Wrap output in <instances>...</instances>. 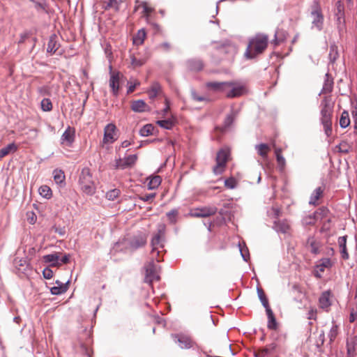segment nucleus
<instances>
[{"label":"nucleus","instance_id":"1","mask_svg":"<svg viewBox=\"0 0 357 357\" xmlns=\"http://www.w3.org/2000/svg\"><path fill=\"white\" fill-rule=\"evenodd\" d=\"M268 43V36L262 33L256 34L250 38L244 56L248 59H252L261 54L267 48Z\"/></svg>","mask_w":357,"mask_h":357},{"label":"nucleus","instance_id":"2","mask_svg":"<svg viewBox=\"0 0 357 357\" xmlns=\"http://www.w3.org/2000/svg\"><path fill=\"white\" fill-rule=\"evenodd\" d=\"M333 102L330 97H324L320 105L319 121L323 126L326 136L332 134V116L333 113Z\"/></svg>","mask_w":357,"mask_h":357},{"label":"nucleus","instance_id":"3","mask_svg":"<svg viewBox=\"0 0 357 357\" xmlns=\"http://www.w3.org/2000/svg\"><path fill=\"white\" fill-rule=\"evenodd\" d=\"M78 183L81 190L84 194L93 195L96 192V185L89 168L84 167L82 169L79 176Z\"/></svg>","mask_w":357,"mask_h":357},{"label":"nucleus","instance_id":"4","mask_svg":"<svg viewBox=\"0 0 357 357\" xmlns=\"http://www.w3.org/2000/svg\"><path fill=\"white\" fill-rule=\"evenodd\" d=\"M164 237V231L159 229L155 234L151 242L152 250L151 252L152 259H155L158 262L162 259L160 257V253L162 252L164 248L162 243V238Z\"/></svg>","mask_w":357,"mask_h":357},{"label":"nucleus","instance_id":"5","mask_svg":"<svg viewBox=\"0 0 357 357\" xmlns=\"http://www.w3.org/2000/svg\"><path fill=\"white\" fill-rule=\"evenodd\" d=\"M331 214L326 206L319 207L314 213V221H320L322 223V231H328L331 229Z\"/></svg>","mask_w":357,"mask_h":357},{"label":"nucleus","instance_id":"6","mask_svg":"<svg viewBox=\"0 0 357 357\" xmlns=\"http://www.w3.org/2000/svg\"><path fill=\"white\" fill-rule=\"evenodd\" d=\"M230 156V151L229 149L225 148L220 149L216 155V165L213 167V172L215 174H222L225 169L227 162Z\"/></svg>","mask_w":357,"mask_h":357},{"label":"nucleus","instance_id":"7","mask_svg":"<svg viewBox=\"0 0 357 357\" xmlns=\"http://www.w3.org/2000/svg\"><path fill=\"white\" fill-rule=\"evenodd\" d=\"M217 211L218 208L215 206H205L194 208L189 215L193 218H208L214 215Z\"/></svg>","mask_w":357,"mask_h":357},{"label":"nucleus","instance_id":"8","mask_svg":"<svg viewBox=\"0 0 357 357\" xmlns=\"http://www.w3.org/2000/svg\"><path fill=\"white\" fill-rule=\"evenodd\" d=\"M333 265L330 258L324 257L318 260L314 266V275L317 278H321L323 273L326 271H330Z\"/></svg>","mask_w":357,"mask_h":357},{"label":"nucleus","instance_id":"9","mask_svg":"<svg viewBox=\"0 0 357 357\" xmlns=\"http://www.w3.org/2000/svg\"><path fill=\"white\" fill-rule=\"evenodd\" d=\"M172 337L176 343L182 349H188L192 348L195 345V342L190 335L185 334H172Z\"/></svg>","mask_w":357,"mask_h":357},{"label":"nucleus","instance_id":"10","mask_svg":"<svg viewBox=\"0 0 357 357\" xmlns=\"http://www.w3.org/2000/svg\"><path fill=\"white\" fill-rule=\"evenodd\" d=\"M137 160V155H129L123 158H119L116 160V169H126L132 168Z\"/></svg>","mask_w":357,"mask_h":357},{"label":"nucleus","instance_id":"11","mask_svg":"<svg viewBox=\"0 0 357 357\" xmlns=\"http://www.w3.org/2000/svg\"><path fill=\"white\" fill-rule=\"evenodd\" d=\"M130 63L132 68H139L144 65L149 58V55L146 52L142 53L137 52L130 56Z\"/></svg>","mask_w":357,"mask_h":357},{"label":"nucleus","instance_id":"12","mask_svg":"<svg viewBox=\"0 0 357 357\" xmlns=\"http://www.w3.org/2000/svg\"><path fill=\"white\" fill-rule=\"evenodd\" d=\"M159 280L160 276L157 273L156 266L152 261L146 266L145 282L151 284L153 281Z\"/></svg>","mask_w":357,"mask_h":357},{"label":"nucleus","instance_id":"13","mask_svg":"<svg viewBox=\"0 0 357 357\" xmlns=\"http://www.w3.org/2000/svg\"><path fill=\"white\" fill-rule=\"evenodd\" d=\"M231 86L226 93V96L229 98H236L242 96L245 91V88L243 85L234 82H229Z\"/></svg>","mask_w":357,"mask_h":357},{"label":"nucleus","instance_id":"14","mask_svg":"<svg viewBox=\"0 0 357 357\" xmlns=\"http://www.w3.org/2000/svg\"><path fill=\"white\" fill-rule=\"evenodd\" d=\"M206 86L214 92H221L226 94L231 84L228 82H208L206 84Z\"/></svg>","mask_w":357,"mask_h":357},{"label":"nucleus","instance_id":"15","mask_svg":"<svg viewBox=\"0 0 357 357\" xmlns=\"http://www.w3.org/2000/svg\"><path fill=\"white\" fill-rule=\"evenodd\" d=\"M324 15L320 6L314 3V26L319 31L324 27Z\"/></svg>","mask_w":357,"mask_h":357},{"label":"nucleus","instance_id":"16","mask_svg":"<svg viewBox=\"0 0 357 357\" xmlns=\"http://www.w3.org/2000/svg\"><path fill=\"white\" fill-rule=\"evenodd\" d=\"M116 126L113 123L107 124L104 129V137L103 142L107 143H112L116 140L115 138V131H116Z\"/></svg>","mask_w":357,"mask_h":357},{"label":"nucleus","instance_id":"17","mask_svg":"<svg viewBox=\"0 0 357 357\" xmlns=\"http://www.w3.org/2000/svg\"><path fill=\"white\" fill-rule=\"evenodd\" d=\"M347 357H354L357 351V336H351L347 341Z\"/></svg>","mask_w":357,"mask_h":357},{"label":"nucleus","instance_id":"18","mask_svg":"<svg viewBox=\"0 0 357 357\" xmlns=\"http://www.w3.org/2000/svg\"><path fill=\"white\" fill-rule=\"evenodd\" d=\"M331 305V292L329 291H326L321 294L319 298V306L322 310L328 311Z\"/></svg>","mask_w":357,"mask_h":357},{"label":"nucleus","instance_id":"19","mask_svg":"<svg viewBox=\"0 0 357 357\" xmlns=\"http://www.w3.org/2000/svg\"><path fill=\"white\" fill-rule=\"evenodd\" d=\"M75 139V130L74 129L68 127L63 133L61 140L63 144L70 146Z\"/></svg>","mask_w":357,"mask_h":357},{"label":"nucleus","instance_id":"20","mask_svg":"<svg viewBox=\"0 0 357 357\" xmlns=\"http://www.w3.org/2000/svg\"><path fill=\"white\" fill-rule=\"evenodd\" d=\"M147 241L146 236L144 234H139L134 236L130 242L131 248L136 250L146 245Z\"/></svg>","mask_w":357,"mask_h":357},{"label":"nucleus","instance_id":"21","mask_svg":"<svg viewBox=\"0 0 357 357\" xmlns=\"http://www.w3.org/2000/svg\"><path fill=\"white\" fill-rule=\"evenodd\" d=\"M109 87L114 96H117L119 89V73H112L109 81Z\"/></svg>","mask_w":357,"mask_h":357},{"label":"nucleus","instance_id":"22","mask_svg":"<svg viewBox=\"0 0 357 357\" xmlns=\"http://www.w3.org/2000/svg\"><path fill=\"white\" fill-rule=\"evenodd\" d=\"M347 236H340L338 238L337 243L340 248V252L343 259L347 260L349 258V255L347 249Z\"/></svg>","mask_w":357,"mask_h":357},{"label":"nucleus","instance_id":"23","mask_svg":"<svg viewBox=\"0 0 357 357\" xmlns=\"http://www.w3.org/2000/svg\"><path fill=\"white\" fill-rule=\"evenodd\" d=\"M187 68L190 71L198 72L204 68V63L201 59H192L186 62Z\"/></svg>","mask_w":357,"mask_h":357},{"label":"nucleus","instance_id":"24","mask_svg":"<svg viewBox=\"0 0 357 357\" xmlns=\"http://www.w3.org/2000/svg\"><path fill=\"white\" fill-rule=\"evenodd\" d=\"M13 265L19 272L24 273L26 271L29 263L26 257H15L13 260Z\"/></svg>","mask_w":357,"mask_h":357},{"label":"nucleus","instance_id":"25","mask_svg":"<svg viewBox=\"0 0 357 357\" xmlns=\"http://www.w3.org/2000/svg\"><path fill=\"white\" fill-rule=\"evenodd\" d=\"M273 227L278 232L283 234H287L290 230V225L287 220L275 221Z\"/></svg>","mask_w":357,"mask_h":357},{"label":"nucleus","instance_id":"26","mask_svg":"<svg viewBox=\"0 0 357 357\" xmlns=\"http://www.w3.org/2000/svg\"><path fill=\"white\" fill-rule=\"evenodd\" d=\"M68 282H69L67 281L66 283L64 284L59 280H56V286L52 287L50 289V291H51L52 294L59 295V294L65 293L68 290Z\"/></svg>","mask_w":357,"mask_h":357},{"label":"nucleus","instance_id":"27","mask_svg":"<svg viewBox=\"0 0 357 357\" xmlns=\"http://www.w3.org/2000/svg\"><path fill=\"white\" fill-rule=\"evenodd\" d=\"M273 146L275 148V154L276 156V160L278 167L281 171H282L285 167L286 161L282 155V149L281 148L275 147V142L273 143Z\"/></svg>","mask_w":357,"mask_h":357},{"label":"nucleus","instance_id":"28","mask_svg":"<svg viewBox=\"0 0 357 357\" xmlns=\"http://www.w3.org/2000/svg\"><path fill=\"white\" fill-rule=\"evenodd\" d=\"M57 36L55 34L52 35L47 43V52L54 54L59 47V44L57 43Z\"/></svg>","mask_w":357,"mask_h":357},{"label":"nucleus","instance_id":"29","mask_svg":"<svg viewBox=\"0 0 357 357\" xmlns=\"http://www.w3.org/2000/svg\"><path fill=\"white\" fill-rule=\"evenodd\" d=\"M149 108L146 103L142 100L133 101L131 105V109L135 112H144Z\"/></svg>","mask_w":357,"mask_h":357},{"label":"nucleus","instance_id":"30","mask_svg":"<svg viewBox=\"0 0 357 357\" xmlns=\"http://www.w3.org/2000/svg\"><path fill=\"white\" fill-rule=\"evenodd\" d=\"M235 119V114L234 112L227 115L223 125L221 127H218L216 129L220 130L221 132H225L234 123Z\"/></svg>","mask_w":357,"mask_h":357},{"label":"nucleus","instance_id":"31","mask_svg":"<svg viewBox=\"0 0 357 357\" xmlns=\"http://www.w3.org/2000/svg\"><path fill=\"white\" fill-rule=\"evenodd\" d=\"M17 150V146L15 143L8 144L6 146L0 149V159L4 158L11 153H15Z\"/></svg>","mask_w":357,"mask_h":357},{"label":"nucleus","instance_id":"32","mask_svg":"<svg viewBox=\"0 0 357 357\" xmlns=\"http://www.w3.org/2000/svg\"><path fill=\"white\" fill-rule=\"evenodd\" d=\"M266 312L268 319L267 325L268 328L271 330L276 329L277 321L272 310L271 309V307H268L266 309Z\"/></svg>","mask_w":357,"mask_h":357},{"label":"nucleus","instance_id":"33","mask_svg":"<svg viewBox=\"0 0 357 357\" xmlns=\"http://www.w3.org/2000/svg\"><path fill=\"white\" fill-rule=\"evenodd\" d=\"M333 80L331 76L326 73L325 75L324 83L323 85L322 92L330 93L333 89Z\"/></svg>","mask_w":357,"mask_h":357},{"label":"nucleus","instance_id":"34","mask_svg":"<svg viewBox=\"0 0 357 357\" xmlns=\"http://www.w3.org/2000/svg\"><path fill=\"white\" fill-rule=\"evenodd\" d=\"M146 34L144 29L139 30L137 34L133 37V44L135 45H142L146 38Z\"/></svg>","mask_w":357,"mask_h":357},{"label":"nucleus","instance_id":"35","mask_svg":"<svg viewBox=\"0 0 357 357\" xmlns=\"http://www.w3.org/2000/svg\"><path fill=\"white\" fill-rule=\"evenodd\" d=\"M149 181L147 184L149 190H153L157 188L162 182V178L160 176L155 175L149 178Z\"/></svg>","mask_w":357,"mask_h":357},{"label":"nucleus","instance_id":"36","mask_svg":"<svg viewBox=\"0 0 357 357\" xmlns=\"http://www.w3.org/2000/svg\"><path fill=\"white\" fill-rule=\"evenodd\" d=\"M352 146L351 143L347 140H342L336 148L340 153H348L352 149Z\"/></svg>","mask_w":357,"mask_h":357},{"label":"nucleus","instance_id":"37","mask_svg":"<svg viewBox=\"0 0 357 357\" xmlns=\"http://www.w3.org/2000/svg\"><path fill=\"white\" fill-rule=\"evenodd\" d=\"M59 259V257L57 253L50 254V255H45L43 257V259H44L45 262L51 263L52 266H59V264L58 262Z\"/></svg>","mask_w":357,"mask_h":357},{"label":"nucleus","instance_id":"38","mask_svg":"<svg viewBox=\"0 0 357 357\" xmlns=\"http://www.w3.org/2000/svg\"><path fill=\"white\" fill-rule=\"evenodd\" d=\"M350 125L349 114L347 111H343L340 118V126L342 128H345Z\"/></svg>","mask_w":357,"mask_h":357},{"label":"nucleus","instance_id":"39","mask_svg":"<svg viewBox=\"0 0 357 357\" xmlns=\"http://www.w3.org/2000/svg\"><path fill=\"white\" fill-rule=\"evenodd\" d=\"M154 129L152 124H146L140 129L139 134L143 137H148L153 134Z\"/></svg>","mask_w":357,"mask_h":357},{"label":"nucleus","instance_id":"40","mask_svg":"<svg viewBox=\"0 0 357 357\" xmlns=\"http://www.w3.org/2000/svg\"><path fill=\"white\" fill-rule=\"evenodd\" d=\"M156 123L162 128L171 130L174 127L175 122L172 119H166L158 120L156 121Z\"/></svg>","mask_w":357,"mask_h":357},{"label":"nucleus","instance_id":"41","mask_svg":"<svg viewBox=\"0 0 357 357\" xmlns=\"http://www.w3.org/2000/svg\"><path fill=\"white\" fill-rule=\"evenodd\" d=\"M255 149L257 151L258 154L262 158L266 157L268 152L270 150L269 146L266 144H260L256 145Z\"/></svg>","mask_w":357,"mask_h":357},{"label":"nucleus","instance_id":"42","mask_svg":"<svg viewBox=\"0 0 357 357\" xmlns=\"http://www.w3.org/2000/svg\"><path fill=\"white\" fill-rule=\"evenodd\" d=\"M121 2L118 0H106L105 1V9L113 8L115 11H118Z\"/></svg>","mask_w":357,"mask_h":357},{"label":"nucleus","instance_id":"43","mask_svg":"<svg viewBox=\"0 0 357 357\" xmlns=\"http://www.w3.org/2000/svg\"><path fill=\"white\" fill-rule=\"evenodd\" d=\"M121 194L120 190L114 188L106 192L105 197L109 201H114Z\"/></svg>","mask_w":357,"mask_h":357},{"label":"nucleus","instance_id":"44","mask_svg":"<svg viewBox=\"0 0 357 357\" xmlns=\"http://www.w3.org/2000/svg\"><path fill=\"white\" fill-rule=\"evenodd\" d=\"M329 59L331 62L334 63L339 56L337 47L335 45H331L329 52Z\"/></svg>","mask_w":357,"mask_h":357},{"label":"nucleus","instance_id":"45","mask_svg":"<svg viewBox=\"0 0 357 357\" xmlns=\"http://www.w3.org/2000/svg\"><path fill=\"white\" fill-rule=\"evenodd\" d=\"M37 91L41 96H51L52 89L48 85H44L38 88Z\"/></svg>","mask_w":357,"mask_h":357},{"label":"nucleus","instance_id":"46","mask_svg":"<svg viewBox=\"0 0 357 357\" xmlns=\"http://www.w3.org/2000/svg\"><path fill=\"white\" fill-rule=\"evenodd\" d=\"M38 191H39L40 195L42 197L47 198V199L50 198L52 196V190L47 185L40 186Z\"/></svg>","mask_w":357,"mask_h":357},{"label":"nucleus","instance_id":"47","mask_svg":"<svg viewBox=\"0 0 357 357\" xmlns=\"http://www.w3.org/2000/svg\"><path fill=\"white\" fill-rule=\"evenodd\" d=\"M40 107L44 112H50L52 109V103L50 99L43 98L40 102Z\"/></svg>","mask_w":357,"mask_h":357},{"label":"nucleus","instance_id":"48","mask_svg":"<svg viewBox=\"0 0 357 357\" xmlns=\"http://www.w3.org/2000/svg\"><path fill=\"white\" fill-rule=\"evenodd\" d=\"M54 179L56 183H62L65 179V175L63 171L55 169L53 172Z\"/></svg>","mask_w":357,"mask_h":357},{"label":"nucleus","instance_id":"49","mask_svg":"<svg viewBox=\"0 0 357 357\" xmlns=\"http://www.w3.org/2000/svg\"><path fill=\"white\" fill-rule=\"evenodd\" d=\"M178 215V209L174 208L167 213V217L168 218V220L172 224H175L177 221V217Z\"/></svg>","mask_w":357,"mask_h":357},{"label":"nucleus","instance_id":"50","mask_svg":"<svg viewBox=\"0 0 357 357\" xmlns=\"http://www.w3.org/2000/svg\"><path fill=\"white\" fill-rule=\"evenodd\" d=\"M257 293H258V296L263 305V306L267 309L268 307H270L269 306V304H268V299L264 294V291H263L262 289H257Z\"/></svg>","mask_w":357,"mask_h":357},{"label":"nucleus","instance_id":"51","mask_svg":"<svg viewBox=\"0 0 357 357\" xmlns=\"http://www.w3.org/2000/svg\"><path fill=\"white\" fill-rule=\"evenodd\" d=\"M324 190L325 185H321L316 188L315 195H314V206L316 204L317 202L319 201V199L323 197Z\"/></svg>","mask_w":357,"mask_h":357},{"label":"nucleus","instance_id":"52","mask_svg":"<svg viewBox=\"0 0 357 357\" xmlns=\"http://www.w3.org/2000/svg\"><path fill=\"white\" fill-rule=\"evenodd\" d=\"M344 5L341 3L340 1H338L336 3V9H335V17L340 16V17H344Z\"/></svg>","mask_w":357,"mask_h":357},{"label":"nucleus","instance_id":"53","mask_svg":"<svg viewBox=\"0 0 357 357\" xmlns=\"http://www.w3.org/2000/svg\"><path fill=\"white\" fill-rule=\"evenodd\" d=\"M337 22V27L340 32L343 31L345 28L344 17H340V16L335 17Z\"/></svg>","mask_w":357,"mask_h":357},{"label":"nucleus","instance_id":"54","mask_svg":"<svg viewBox=\"0 0 357 357\" xmlns=\"http://www.w3.org/2000/svg\"><path fill=\"white\" fill-rule=\"evenodd\" d=\"M156 194L155 193H150V194H146L144 195H139L138 198L139 199L143 201V202H151L153 199L155 197Z\"/></svg>","mask_w":357,"mask_h":357},{"label":"nucleus","instance_id":"55","mask_svg":"<svg viewBox=\"0 0 357 357\" xmlns=\"http://www.w3.org/2000/svg\"><path fill=\"white\" fill-rule=\"evenodd\" d=\"M337 333H338V327L337 325H333L331 327V328L330 330V333L328 334V337L330 338L331 342L333 341L335 339V337L337 335Z\"/></svg>","mask_w":357,"mask_h":357},{"label":"nucleus","instance_id":"56","mask_svg":"<svg viewBox=\"0 0 357 357\" xmlns=\"http://www.w3.org/2000/svg\"><path fill=\"white\" fill-rule=\"evenodd\" d=\"M225 185L229 189H233L236 185V181L234 178H229L225 181Z\"/></svg>","mask_w":357,"mask_h":357},{"label":"nucleus","instance_id":"57","mask_svg":"<svg viewBox=\"0 0 357 357\" xmlns=\"http://www.w3.org/2000/svg\"><path fill=\"white\" fill-rule=\"evenodd\" d=\"M160 90V86L158 84L153 85L151 87V89L149 92L150 97L152 98V97L156 96L158 94Z\"/></svg>","mask_w":357,"mask_h":357},{"label":"nucleus","instance_id":"58","mask_svg":"<svg viewBox=\"0 0 357 357\" xmlns=\"http://www.w3.org/2000/svg\"><path fill=\"white\" fill-rule=\"evenodd\" d=\"M270 355L264 348L259 349L255 353V357H268Z\"/></svg>","mask_w":357,"mask_h":357},{"label":"nucleus","instance_id":"59","mask_svg":"<svg viewBox=\"0 0 357 357\" xmlns=\"http://www.w3.org/2000/svg\"><path fill=\"white\" fill-rule=\"evenodd\" d=\"M43 277L45 279H51L53 277V271L50 268H45L43 271Z\"/></svg>","mask_w":357,"mask_h":357},{"label":"nucleus","instance_id":"60","mask_svg":"<svg viewBox=\"0 0 357 357\" xmlns=\"http://www.w3.org/2000/svg\"><path fill=\"white\" fill-rule=\"evenodd\" d=\"M192 98L194 100L201 102L208 100V99L204 96H199L195 91L192 92Z\"/></svg>","mask_w":357,"mask_h":357},{"label":"nucleus","instance_id":"61","mask_svg":"<svg viewBox=\"0 0 357 357\" xmlns=\"http://www.w3.org/2000/svg\"><path fill=\"white\" fill-rule=\"evenodd\" d=\"M276 344L275 343H271L268 345H267L265 349H266V351H268V353L269 354V355H271L275 349L276 348Z\"/></svg>","mask_w":357,"mask_h":357},{"label":"nucleus","instance_id":"62","mask_svg":"<svg viewBox=\"0 0 357 357\" xmlns=\"http://www.w3.org/2000/svg\"><path fill=\"white\" fill-rule=\"evenodd\" d=\"M324 333H320L319 340V341H317V347L319 352L321 351V349L320 348V344H322L324 343Z\"/></svg>","mask_w":357,"mask_h":357},{"label":"nucleus","instance_id":"63","mask_svg":"<svg viewBox=\"0 0 357 357\" xmlns=\"http://www.w3.org/2000/svg\"><path fill=\"white\" fill-rule=\"evenodd\" d=\"M312 222V217L311 215H308L305 217L303 220V223L305 225H310Z\"/></svg>","mask_w":357,"mask_h":357},{"label":"nucleus","instance_id":"64","mask_svg":"<svg viewBox=\"0 0 357 357\" xmlns=\"http://www.w3.org/2000/svg\"><path fill=\"white\" fill-rule=\"evenodd\" d=\"M356 318H357V314L354 311V310H351L350 312V314H349V321L351 323H353L355 321Z\"/></svg>","mask_w":357,"mask_h":357}]
</instances>
